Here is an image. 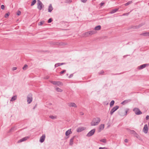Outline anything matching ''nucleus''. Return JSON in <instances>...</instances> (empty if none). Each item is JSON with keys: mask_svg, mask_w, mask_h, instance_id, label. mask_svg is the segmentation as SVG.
I'll return each mask as SVG.
<instances>
[{"mask_svg": "<svg viewBox=\"0 0 149 149\" xmlns=\"http://www.w3.org/2000/svg\"><path fill=\"white\" fill-rule=\"evenodd\" d=\"M100 120H101L100 118L96 117L94 118L91 122V126L97 125L99 124Z\"/></svg>", "mask_w": 149, "mask_h": 149, "instance_id": "1", "label": "nucleus"}, {"mask_svg": "<svg viewBox=\"0 0 149 149\" xmlns=\"http://www.w3.org/2000/svg\"><path fill=\"white\" fill-rule=\"evenodd\" d=\"M37 8L40 10L42 7H44V5L42 2L39 0H38Z\"/></svg>", "mask_w": 149, "mask_h": 149, "instance_id": "2", "label": "nucleus"}, {"mask_svg": "<svg viewBox=\"0 0 149 149\" xmlns=\"http://www.w3.org/2000/svg\"><path fill=\"white\" fill-rule=\"evenodd\" d=\"M133 111H134L136 114L137 115H139L142 113V112L138 108H134L133 109Z\"/></svg>", "mask_w": 149, "mask_h": 149, "instance_id": "3", "label": "nucleus"}, {"mask_svg": "<svg viewBox=\"0 0 149 149\" xmlns=\"http://www.w3.org/2000/svg\"><path fill=\"white\" fill-rule=\"evenodd\" d=\"M95 131V129H93L89 132L86 135L87 137H90L94 134Z\"/></svg>", "mask_w": 149, "mask_h": 149, "instance_id": "4", "label": "nucleus"}, {"mask_svg": "<svg viewBox=\"0 0 149 149\" xmlns=\"http://www.w3.org/2000/svg\"><path fill=\"white\" fill-rule=\"evenodd\" d=\"M119 107L118 106H116L114 107L111 110V115H112L113 114V113L118 109Z\"/></svg>", "mask_w": 149, "mask_h": 149, "instance_id": "5", "label": "nucleus"}, {"mask_svg": "<svg viewBox=\"0 0 149 149\" xmlns=\"http://www.w3.org/2000/svg\"><path fill=\"white\" fill-rule=\"evenodd\" d=\"M149 65V64L148 63L144 64L139 66L137 68V69L139 70H141L145 68L147 66Z\"/></svg>", "mask_w": 149, "mask_h": 149, "instance_id": "6", "label": "nucleus"}, {"mask_svg": "<svg viewBox=\"0 0 149 149\" xmlns=\"http://www.w3.org/2000/svg\"><path fill=\"white\" fill-rule=\"evenodd\" d=\"M27 102L28 104L30 103L32 101V97L31 96V94L29 95L27 97Z\"/></svg>", "mask_w": 149, "mask_h": 149, "instance_id": "7", "label": "nucleus"}, {"mask_svg": "<svg viewBox=\"0 0 149 149\" xmlns=\"http://www.w3.org/2000/svg\"><path fill=\"white\" fill-rule=\"evenodd\" d=\"M50 82L54 85H57V86H59L61 85V82L59 81H51Z\"/></svg>", "mask_w": 149, "mask_h": 149, "instance_id": "8", "label": "nucleus"}, {"mask_svg": "<svg viewBox=\"0 0 149 149\" xmlns=\"http://www.w3.org/2000/svg\"><path fill=\"white\" fill-rule=\"evenodd\" d=\"M148 125L147 124H145L143 128V132L145 134H147L148 132Z\"/></svg>", "mask_w": 149, "mask_h": 149, "instance_id": "9", "label": "nucleus"}, {"mask_svg": "<svg viewBox=\"0 0 149 149\" xmlns=\"http://www.w3.org/2000/svg\"><path fill=\"white\" fill-rule=\"evenodd\" d=\"M68 106L70 107H73L75 108H77V106L74 102H70L68 104Z\"/></svg>", "mask_w": 149, "mask_h": 149, "instance_id": "10", "label": "nucleus"}, {"mask_svg": "<svg viewBox=\"0 0 149 149\" xmlns=\"http://www.w3.org/2000/svg\"><path fill=\"white\" fill-rule=\"evenodd\" d=\"M131 99L126 100H124L123 102H122L121 103V104L123 105H125L131 101Z\"/></svg>", "mask_w": 149, "mask_h": 149, "instance_id": "11", "label": "nucleus"}, {"mask_svg": "<svg viewBox=\"0 0 149 149\" xmlns=\"http://www.w3.org/2000/svg\"><path fill=\"white\" fill-rule=\"evenodd\" d=\"M45 134H43L42 136L40 137V141L41 143H43L45 139Z\"/></svg>", "mask_w": 149, "mask_h": 149, "instance_id": "12", "label": "nucleus"}, {"mask_svg": "<svg viewBox=\"0 0 149 149\" xmlns=\"http://www.w3.org/2000/svg\"><path fill=\"white\" fill-rule=\"evenodd\" d=\"M75 136H73L70 140L69 145L70 146H72L73 144L74 140L75 137Z\"/></svg>", "mask_w": 149, "mask_h": 149, "instance_id": "13", "label": "nucleus"}, {"mask_svg": "<svg viewBox=\"0 0 149 149\" xmlns=\"http://www.w3.org/2000/svg\"><path fill=\"white\" fill-rule=\"evenodd\" d=\"M85 128L84 127H78L77 130V132H80L85 130Z\"/></svg>", "mask_w": 149, "mask_h": 149, "instance_id": "14", "label": "nucleus"}, {"mask_svg": "<svg viewBox=\"0 0 149 149\" xmlns=\"http://www.w3.org/2000/svg\"><path fill=\"white\" fill-rule=\"evenodd\" d=\"M71 129H69L65 133V134L66 136H68L70 134L72 133V132L71 131Z\"/></svg>", "mask_w": 149, "mask_h": 149, "instance_id": "15", "label": "nucleus"}, {"mask_svg": "<svg viewBox=\"0 0 149 149\" xmlns=\"http://www.w3.org/2000/svg\"><path fill=\"white\" fill-rule=\"evenodd\" d=\"M28 138V137H24V138H23L21 139H20V140H19L18 141V143H20V142H23L24 141H25L26 140H27Z\"/></svg>", "mask_w": 149, "mask_h": 149, "instance_id": "16", "label": "nucleus"}, {"mask_svg": "<svg viewBox=\"0 0 149 149\" xmlns=\"http://www.w3.org/2000/svg\"><path fill=\"white\" fill-rule=\"evenodd\" d=\"M53 10V8L51 4H50L48 9V11L49 12H51Z\"/></svg>", "mask_w": 149, "mask_h": 149, "instance_id": "17", "label": "nucleus"}, {"mask_svg": "<svg viewBox=\"0 0 149 149\" xmlns=\"http://www.w3.org/2000/svg\"><path fill=\"white\" fill-rule=\"evenodd\" d=\"M140 35L143 36H149V32L142 33L140 34Z\"/></svg>", "mask_w": 149, "mask_h": 149, "instance_id": "18", "label": "nucleus"}, {"mask_svg": "<svg viewBox=\"0 0 149 149\" xmlns=\"http://www.w3.org/2000/svg\"><path fill=\"white\" fill-rule=\"evenodd\" d=\"M89 36H91L92 35H93L96 32L95 31L92 30L91 31H88Z\"/></svg>", "mask_w": 149, "mask_h": 149, "instance_id": "19", "label": "nucleus"}, {"mask_svg": "<svg viewBox=\"0 0 149 149\" xmlns=\"http://www.w3.org/2000/svg\"><path fill=\"white\" fill-rule=\"evenodd\" d=\"M101 29V26L100 25H98L95 28V30L97 31L100 30Z\"/></svg>", "mask_w": 149, "mask_h": 149, "instance_id": "20", "label": "nucleus"}, {"mask_svg": "<svg viewBox=\"0 0 149 149\" xmlns=\"http://www.w3.org/2000/svg\"><path fill=\"white\" fill-rule=\"evenodd\" d=\"M65 64V63H56L55 65V67H56L58 66H60L61 65H63Z\"/></svg>", "mask_w": 149, "mask_h": 149, "instance_id": "21", "label": "nucleus"}, {"mask_svg": "<svg viewBox=\"0 0 149 149\" xmlns=\"http://www.w3.org/2000/svg\"><path fill=\"white\" fill-rule=\"evenodd\" d=\"M144 24L141 23V24H139L138 26H135L134 27V28H135V29H138L139 28H140V27H141V26H142Z\"/></svg>", "mask_w": 149, "mask_h": 149, "instance_id": "22", "label": "nucleus"}, {"mask_svg": "<svg viewBox=\"0 0 149 149\" xmlns=\"http://www.w3.org/2000/svg\"><path fill=\"white\" fill-rule=\"evenodd\" d=\"M16 129L15 128V127H12L11 129H10L9 130L8 132L10 133L11 132H12L13 131H14Z\"/></svg>", "mask_w": 149, "mask_h": 149, "instance_id": "23", "label": "nucleus"}, {"mask_svg": "<svg viewBox=\"0 0 149 149\" xmlns=\"http://www.w3.org/2000/svg\"><path fill=\"white\" fill-rule=\"evenodd\" d=\"M118 8L117 9H115L113 10L110 13L111 14H113L115 13H116V12L118 11Z\"/></svg>", "mask_w": 149, "mask_h": 149, "instance_id": "24", "label": "nucleus"}, {"mask_svg": "<svg viewBox=\"0 0 149 149\" xmlns=\"http://www.w3.org/2000/svg\"><path fill=\"white\" fill-rule=\"evenodd\" d=\"M104 128V125L101 124L100 125L99 127V129L100 130H102Z\"/></svg>", "mask_w": 149, "mask_h": 149, "instance_id": "25", "label": "nucleus"}, {"mask_svg": "<svg viewBox=\"0 0 149 149\" xmlns=\"http://www.w3.org/2000/svg\"><path fill=\"white\" fill-rule=\"evenodd\" d=\"M89 36V34L88 31L87 32H86L85 33H84L83 34V36L86 37H88Z\"/></svg>", "mask_w": 149, "mask_h": 149, "instance_id": "26", "label": "nucleus"}, {"mask_svg": "<svg viewBox=\"0 0 149 149\" xmlns=\"http://www.w3.org/2000/svg\"><path fill=\"white\" fill-rule=\"evenodd\" d=\"M16 99V96H14L10 100L11 101H14Z\"/></svg>", "mask_w": 149, "mask_h": 149, "instance_id": "27", "label": "nucleus"}, {"mask_svg": "<svg viewBox=\"0 0 149 149\" xmlns=\"http://www.w3.org/2000/svg\"><path fill=\"white\" fill-rule=\"evenodd\" d=\"M36 0H33L31 3V6H32L34 5L36 3Z\"/></svg>", "mask_w": 149, "mask_h": 149, "instance_id": "28", "label": "nucleus"}, {"mask_svg": "<svg viewBox=\"0 0 149 149\" xmlns=\"http://www.w3.org/2000/svg\"><path fill=\"white\" fill-rule=\"evenodd\" d=\"M56 90L58 92H61L62 91V90L61 89L58 87L56 88Z\"/></svg>", "mask_w": 149, "mask_h": 149, "instance_id": "29", "label": "nucleus"}, {"mask_svg": "<svg viewBox=\"0 0 149 149\" xmlns=\"http://www.w3.org/2000/svg\"><path fill=\"white\" fill-rule=\"evenodd\" d=\"M114 102H115L114 100H112L111 101L110 103V106L111 107H112V106H113L114 103Z\"/></svg>", "mask_w": 149, "mask_h": 149, "instance_id": "30", "label": "nucleus"}, {"mask_svg": "<svg viewBox=\"0 0 149 149\" xmlns=\"http://www.w3.org/2000/svg\"><path fill=\"white\" fill-rule=\"evenodd\" d=\"M132 1H129L128 2H127V3H125V6H127L129 5V4H130L131 3H132Z\"/></svg>", "mask_w": 149, "mask_h": 149, "instance_id": "31", "label": "nucleus"}, {"mask_svg": "<svg viewBox=\"0 0 149 149\" xmlns=\"http://www.w3.org/2000/svg\"><path fill=\"white\" fill-rule=\"evenodd\" d=\"M28 67V65L26 64H25L23 67V69L24 70H26Z\"/></svg>", "mask_w": 149, "mask_h": 149, "instance_id": "32", "label": "nucleus"}, {"mask_svg": "<svg viewBox=\"0 0 149 149\" xmlns=\"http://www.w3.org/2000/svg\"><path fill=\"white\" fill-rule=\"evenodd\" d=\"M100 141L103 143H106V140L105 139H101Z\"/></svg>", "mask_w": 149, "mask_h": 149, "instance_id": "33", "label": "nucleus"}, {"mask_svg": "<svg viewBox=\"0 0 149 149\" xmlns=\"http://www.w3.org/2000/svg\"><path fill=\"white\" fill-rule=\"evenodd\" d=\"M44 22H45L44 21H42L38 23V25L40 26L44 24Z\"/></svg>", "mask_w": 149, "mask_h": 149, "instance_id": "34", "label": "nucleus"}, {"mask_svg": "<svg viewBox=\"0 0 149 149\" xmlns=\"http://www.w3.org/2000/svg\"><path fill=\"white\" fill-rule=\"evenodd\" d=\"M9 15H10V13L9 12H8V13H6L5 14L4 17L5 18H7V17H8L9 16Z\"/></svg>", "mask_w": 149, "mask_h": 149, "instance_id": "35", "label": "nucleus"}, {"mask_svg": "<svg viewBox=\"0 0 149 149\" xmlns=\"http://www.w3.org/2000/svg\"><path fill=\"white\" fill-rule=\"evenodd\" d=\"M72 2V0H66L65 2L67 3H70Z\"/></svg>", "mask_w": 149, "mask_h": 149, "instance_id": "36", "label": "nucleus"}, {"mask_svg": "<svg viewBox=\"0 0 149 149\" xmlns=\"http://www.w3.org/2000/svg\"><path fill=\"white\" fill-rule=\"evenodd\" d=\"M49 118L52 119H54L56 118V116H49Z\"/></svg>", "mask_w": 149, "mask_h": 149, "instance_id": "37", "label": "nucleus"}, {"mask_svg": "<svg viewBox=\"0 0 149 149\" xmlns=\"http://www.w3.org/2000/svg\"><path fill=\"white\" fill-rule=\"evenodd\" d=\"M52 18H50L48 20V23H50L52 22Z\"/></svg>", "mask_w": 149, "mask_h": 149, "instance_id": "38", "label": "nucleus"}, {"mask_svg": "<svg viewBox=\"0 0 149 149\" xmlns=\"http://www.w3.org/2000/svg\"><path fill=\"white\" fill-rule=\"evenodd\" d=\"M123 73V72L120 73H116V74L112 73V74H111L112 75H119V74H122Z\"/></svg>", "mask_w": 149, "mask_h": 149, "instance_id": "39", "label": "nucleus"}, {"mask_svg": "<svg viewBox=\"0 0 149 149\" xmlns=\"http://www.w3.org/2000/svg\"><path fill=\"white\" fill-rule=\"evenodd\" d=\"M21 14V12L19 10H18L17 13V15H19Z\"/></svg>", "mask_w": 149, "mask_h": 149, "instance_id": "40", "label": "nucleus"}, {"mask_svg": "<svg viewBox=\"0 0 149 149\" xmlns=\"http://www.w3.org/2000/svg\"><path fill=\"white\" fill-rule=\"evenodd\" d=\"M65 72H66V70H63L61 72H60V74H63V73Z\"/></svg>", "mask_w": 149, "mask_h": 149, "instance_id": "41", "label": "nucleus"}, {"mask_svg": "<svg viewBox=\"0 0 149 149\" xmlns=\"http://www.w3.org/2000/svg\"><path fill=\"white\" fill-rule=\"evenodd\" d=\"M104 73V71L103 70H102L99 73L100 74H102Z\"/></svg>", "mask_w": 149, "mask_h": 149, "instance_id": "42", "label": "nucleus"}, {"mask_svg": "<svg viewBox=\"0 0 149 149\" xmlns=\"http://www.w3.org/2000/svg\"><path fill=\"white\" fill-rule=\"evenodd\" d=\"M1 8L3 10L4 9L5 6L4 5H2L1 6Z\"/></svg>", "mask_w": 149, "mask_h": 149, "instance_id": "43", "label": "nucleus"}, {"mask_svg": "<svg viewBox=\"0 0 149 149\" xmlns=\"http://www.w3.org/2000/svg\"><path fill=\"white\" fill-rule=\"evenodd\" d=\"M99 149H107V148L104 147H100L99 148Z\"/></svg>", "mask_w": 149, "mask_h": 149, "instance_id": "44", "label": "nucleus"}, {"mask_svg": "<svg viewBox=\"0 0 149 149\" xmlns=\"http://www.w3.org/2000/svg\"><path fill=\"white\" fill-rule=\"evenodd\" d=\"M87 0H81V1L83 3H86Z\"/></svg>", "mask_w": 149, "mask_h": 149, "instance_id": "45", "label": "nucleus"}, {"mask_svg": "<svg viewBox=\"0 0 149 149\" xmlns=\"http://www.w3.org/2000/svg\"><path fill=\"white\" fill-rule=\"evenodd\" d=\"M129 13H124L123 15L125 16V15H128Z\"/></svg>", "mask_w": 149, "mask_h": 149, "instance_id": "46", "label": "nucleus"}, {"mask_svg": "<svg viewBox=\"0 0 149 149\" xmlns=\"http://www.w3.org/2000/svg\"><path fill=\"white\" fill-rule=\"evenodd\" d=\"M17 69V68L16 67H14L13 68V70H16Z\"/></svg>", "mask_w": 149, "mask_h": 149, "instance_id": "47", "label": "nucleus"}, {"mask_svg": "<svg viewBox=\"0 0 149 149\" xmlns=\"http://www.w3.org/2000/svg\"><path fill=\"white\" fill-rule=\"evenodd\" d=\"M73 76V74H71L68 77H69V78H70L72 77Z\"/></svg>", "mask_w": 149, "mask_h": 149, "instance_id": "48", "label": "nucleus"}, {"mask_svg": "<svg viewBox=\"0 0 149 149\" xmlns=\"http://www.w3.org/2000/svg\"><path fill=\"white\" fill-rule=\"evenodd\" d=\"M129 109H126V110L125 111V112L126 113L125 115H127V112L128 111H129Z\"/></svg>", "mask_w": 149, "mask_h": 149, "instance_id": "49", "label": "nucleus"}, {"mask_svg": "<svg viewBox=\"0 0 149 149\" xmlns=\"http://www.w3.org/2000/svg\"><path fill=\"white\" fill-rule=\"evenodd\" d=\"M79 114L80 115L82 116V115H84V113L83 112H80V113H79Z\"/></svg>", "mask_w": 149, "mask_h": 149, "instance_id": "50", "label": "nucleus"}, {"mask_svg": "<svg viewBox=\"0 0 149 149\" xmlns=\"http://www.w3.org/2000/svg\"><path fill=\"white\" fill-rule=\"evenodd\" d=\"M149 116L148 115L147 116H146V120H148V119H149Z\"/></svg>", "mask_w": 149, "mask_h": 149, "instance_id": "51", "label": "nucleus"}, {"mask_svg": "<svg viewBox=\"0 0 149 149\" xmlns=\"http://www.w3.org/2000/svg\"><path fill=\"white\" fill-rule=\"evenodd\" d=\"M49 78V77L48 76H47L45 77V79H48Z\"/></svg>", "mask_w": 149, "mask_h": 149, "instance_id": "52", "label": "nucleus"}, {"mask_svg": "<svg viewBox=\"0 0 149 149\" xmlns=\"http://www.w3.org/2000/svg\"><path fill=\"white\" fill-rule=\"evenodd\" d=\"M124 141L125 143H127L128 142V140L127 139H126Z\"/></svg>", "mask_w": 149, "mask_h": 149, "instance_id": "53", "label": "nucleus"}, {"mask_svg": "<svg viewBox=\"0 0 149 149\" xmlns=\"http://www.w3.org/2000/svg\"><path fill=\"white\" fill-rule=\"evenodd\" d=\"M104 2H102L100 3V6H102L104 4Z\"/></svg>", "mask_w": 149, "mask_h": 149, "instance_id": "54", "label": "nucleus"}, {"mask_svg": "<svg viewBox=\"0 0 149 149\" xmlns=\"http://www.w3.org/2000/svg\"><path fill=\"white\" fill-rule=\"evenodd\" d=\"M125 56H124V57H125Z\"/></svg>", "mask_w": 149, "mask_h": 149, "instance_id": "55", "label": "nucleus"}]
</instances>
